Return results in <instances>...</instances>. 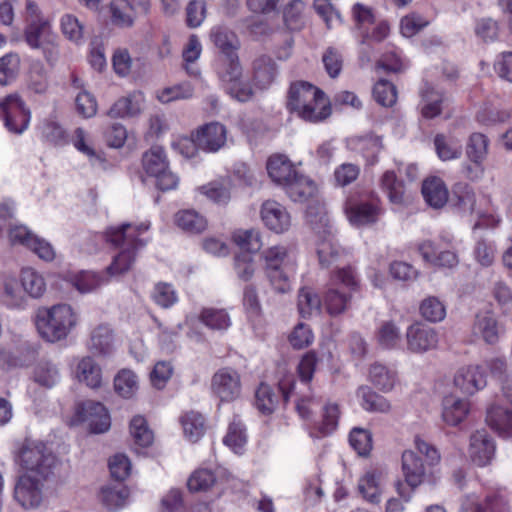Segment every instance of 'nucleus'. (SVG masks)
<instances>
[{
  "label": "nucleus",
  "instance_id": "72a5a7b5",
  "mask_svg": "<svg viewBox=\"0 0 512 512\" xmlns=\"http://www.w3.org/2000/svg\"><path fill=\"white\" fill-rule=\"evenodd\" d=\"M351 14L354 22V29L359 32L361 36L360 44L363 45L369 38L370 27L375 22L373 10L364 4L356 3L352 7Z\"/></svg>",
  "mask_w": 512,
  "mask_h": 512
},
{
  "label": "nucleus",
  "instance_id": "4c0bfd02",
  "mask_svg": "<svg viewBox=\"0 0 512 512\" xmlns=\"http://www.w3.org/2000/svg\"><path fill=\"white\" fill-rule=\"evenodd\" d=\"M357 396L362 399V407L371 412H388L391 408L386 398L375 393L368 386H361L357 390Z\"/></svg>",
  "mask_w": 512,
  "mask_h": 512
},
{
  "label": "nucleus",
  "instance_id": "9d476101",
  "mask_svg": "<svg viewBox=\"0 0 512 512\" xmlns=\"http://www.w3.org/2000/svg\"><path fill=\"white\" fill-rule=\"evenodd\" d=\"M211 390L222 402L237 400L242 392L239 372L231 367H223L217 370L211 379Z\"/></svg>",
  "mask_w": 512,
  "mask_h": 512
},
{
  "label": "nucleus",
  "instance_id": "2f4dec72",
  "mask_svg": "<svg viewBox=\"0 0 512 512\" xmlns=\"http://www.w3.org/2000/svg\"><path fill=\"white\" fill-rule=\"evenodd\" d=\"M381 187L387 193L389 201L394 205L403 206L410 201L404 183L397 179L393 171H386L381 178Z\"/></svg>",
  "mask_w": 512,
  "mask_h": 512
},
{
  "label": "nucleus",
  "instance_id": "864d4df0",
  "mask_svg": "<svg viewBox=\"0 0 512 512\" xmlns=\"http://www.w3.org/2000/svg\"><path fill=\"white\" fill-rule=\"evenodd\" d=\"M435 150L438 157L443 161L453 160L460 157L462 152L461 144L443 134L434 138Z\"/></svg>",
  "mask_w": 512,
  "mask_h": 512
},
{
  "label": "nucleus",
  "instance_id": "3c124183",
  "mask_svg": "<svg viewBox=\"0 0 512 512\" xmlns=\"http://www.w3.org/2000/svg\"><path fill=\"white\" fill-rule=\"evenodd\" d=\"M369 378L374 386L386 392L394 387L396 374L386 366L375 363L370 367Z\"/></svg>",
  "mask_w": 512,
  "mask_h": 512
},
{
  "label": "nucleus",
  "instance_id": "0eeeda50",
  "mask_svg": "<svg viewBox=\"0 0 512 512\" xmlns=\"http://www.w3.org/2000/svg\"><path fill=\"white\" fill-rule=\"evenodd\" d=\"M227 141V129L219 122H211L197 129L192 139L183 138L179 140L178 146L182 147L181 152L190 157L194 154L195 147L206 152H217Z\"/></svg>",
  "mask_w": 512,
  "mask_h": 512
},
{
  "label": "nucleus",
  "instance_id": "13d9d810",
  "mask_svg": "<svg viewBox=\"0 0 512 512\" xmlns=\"http://www.w3.org/2000/svg\"><path fill=\"white\" fill-rule=\"evenodd\" d=\"M278 403V398L274 393L273 389L265 384L261 383L255 393V405L257 409L265 415L271 414Z\"/></svg>",
  "mask_w": 512,
  "mask_h": 512
},
{
  "label": "nucleus",
  "instance_id": "bb28decb",
  "mask_svg": "<svg viewBox=\"0 0 512 512\" xmlns=\"http://www.w3.org/2000/svg\"><path fill=\"white\" fill-rule=\"evenodd\" d=\"M402 471L407 484L415 488L425 477V465L421 458L412 450H405L402 454Z\"/></svg>",
  "mask_w": 512,
  "mask_h": 512
},
{
  "label": "nucleus",
  "instance_id": "0e129e2a",
  "mask_svg": "<svg viewBox=\"0 0 512 512\" xmlns=\"http://www.w3.org/2000/svg\"><path fill=\"white\" fill-rule=\"evenodd\" d=\"M246 441L247 437L242 423L235 420L231 422L227 434L223 439L224 444L235 453H242Z\"/></svg>",
  "mask_w": 512,
  "mask_h": 512
},
{
  "label": "nucleus",
  "instance_id": "cd10ccee",
  "mask_svg": "<svg viewBox=\"0 0 512 512\" xmlns=\"http://www.w3.org/2000/svg\"><path fill=\"white\" fill-rule=\"evenodd\" d=\"M422 195L429 206L439 209L447 203L449 193L444 181L433 176L423 182Z\"/></svg>",
  "mask_w": 512,
  "mask_h": 512
},
{
  "label": "nucleus",
  "instance_id": "49530a36",
  "mask_svg": "<svg viewBox=\"0 0 512 512\" xmlns=\"http://www.w3.org/2000/svg\"><path fill=\"white\" fill-rule=\"evenodd\" d=\"M185 437L191 442H197L205 432L204 418L200 413L191 411L181 419Z\"/></svg>",
  "mask_w": 512,
  "mask_h": 512
},
{
  "label": "nucleus",
  "instance_id": "f704fd0d",
  "mask_svg": "<svg viewBox=\"0 0 512 512\" xmlns=\"http://www.w3.org/2000/svg\"><path fill=\"white\" fill-rule=\"evenodd\" d=\"M3 304L10 309L24 308L27 302L26 295L15 277H6L3 281L1 294Z\"/></svg>",
  "mask_w": 512,
  "mask_h": 512
},
{
  "label": "nucleus",
  "instance_id": "f257e3e1",
  "mask_svg": "<svg viewBox=\"0 0 512 512\" xmlns=\"http://www.w3.org/2000/svg\"><path fill=\"white\" fill-rule=\"evenodd\" d=\"M149 229V224L132 225L130 223L122 224L119 227L109 228L106 233L107 242L115 247H120L121 251L113 258L112 263L106 268V273L110 276H120L128 272L136 259V250L143 247L145 243L139 239V235Z\"/></svg>",
  "mask_w": 512,
  "mask_h": 512
},
{
  "label": "nucleus",
  "instance_id": "f8f14e48",
  "mask_svg": "<svg viewBox=\"0 0 512 512\" xmlns=\"http://www.w3.org/2000/svg\"><path fill=\"white\" fill-rule=\"evenodd\" d=\"M76 417L80 422L88 425L92 433L100 434L109 430L110 415L105 406L100 402L87 400L76 407Z\"/></svg>",
  "mask_w": 512,
  "mask_h": 512
},
{
  "label": "nucleus",
  "instance_id": "052dcab7",
  "mask_svg": "<svg viewBox=\"0 0 512 512\" xmlns=\"http://www.w3.org/2000/svg\"><path fill=\"white\" fill-rule=\"evenodd\" d=\"M319 262L322 267H330L341 257V250L333 238H325L317 247Z\"/></svg>",
  "mask_w": 512,
  "mask_h": 512
},
{
  "label": "nucleus",
  "instance_id": "e433bc0d",
  "mask_svg": "<svg viewBox=\"0 0 512 512\" xmlns=\"http://www.w3.org/2000/svg\"><path fill=\"white\" fill-rule=\"evenodd\" d=\"M99 497L105 507L110 510H117L126 505L129 490L123 486H105L101 488Z\"/></svg>",
  "mask_w": 512,
  "mask_h": 512
},
{
  "label": "nucleus",
  "instance_id": "b1692460",
  "mask_svg": "<svg viewBox=\"0 0 512 512\" xmlns=\"http://www.w3.org/2000/svg\"><path fill=\"white\" fill-rule=\"evenodd\" d=\"M283 189L293 202L300 203L308 201L317 193L315 182L301 173H298Z\"/></svg>",
  "mask_w": 512,
  "mask_h": 512
},
{
  "label": "nucleus",
  "instance_id": "a211bd4d",
  "mask_svg": "<svg viewBox=\"0 0 512 512\" xmlns=\"http://www.w3.org/2000/svg\"><path fill=\"white\" fill-rule=\"evenodd\" d=\"M496 445L493 438L485 430H478L470 437L469 456L479 467L489 465L494 459Z\"/></svg>",
  "mask_w": 512,
  "mask_h": 512
},
{
  "label": "nucleus",
  "instance_id": "412c9836",
  "mask_svg": "<svg viewBox=\"0 0 512 512\" xmlns=\"http://www.w3.org/2000/svg\"><path fill=\"white\" fill-rule=\"evenodd\" d=\"M266 169L271 180L282 188L299 173L284 154L271 155L267 160Z\"/></svg>",
  "mask_w": 512,
  "mask_h": 512
},
{
  "label": "nucleus",
  "instance_id": "6e6d98bb",
  "mask_svg": "<svg viewBox=\"0 0 512 512\" xmlns=\"http://www.w3.org/2000/svg\"><path fill=\"white\" fill-rule=\"evenodd\" d=\"M349 443L359 456L366 457L373 448L372 433L369 430L355 427L349 434Z\"/></svg>",
  "mask_w": 512,
  "mask_h": 512
},
{
  "label": "nucleus",
  "instance_id": "a19ab883",
  "mask_svg": "<svg viewBox=\"0 0 512 512\" xmlns=\"http://www.w3.org/2000/svg\"><path fill=\"white\" fill-rule=\"evenodd\" d=\"M489 140L482 133L470 135L467 143L466 154L473 163L480 165L488 154Z\"/></svg>",
  "mask_w": 512,
  "mask_h": 512
},
{
  "label": "nucleus",
  "instance_id": "6e6552de",
  "mask_svg": "<svg viewBox=\"0 0 512 512\" xmlns=\"http://www.w3.org/2000/svg\"><path fill=\"white\" fill-rule=\"evenodd\" d=\"M25 40L31 48L41 49L47 61L52 62L57 58V35L47 20H30L25 29Z\"/></svg>",
  "mask_w": 512,
  "mask_h": 512
},
{
  "label": "nucleus",
  "instance_id": "c03bdc74",
  "mask_svg": "<svg viewBox=\"0 0 512 512\" xmlns=\"http://www.w3.org/2000/svg\"><path fill=\"white\" fill-rule=\"evenodd\" d=\"M421 316L432 323L441 322L446 317V307L436 296H428L423 299L419 306Z\"/></svg>",
  "mask_w": 512,
  "mask_h": 512
},
{
  "label": "nucleus",
  "instance_id": "a878e982",
  "mask_svg": "<svg viewBox=\"0 0 512 512\" xmlns=\"http://www.w3.org/2000/svg\"><path fill=\"white\" fill-rule=\"evenodd\" d=\"M349 221L356 226L375 223L381 215V208L371 203H350L345 208Z\"/></svg>",
  "mask_w": 512,
  "mask_h": 512
},
{
  "label": "nucleus",
  "instance_id": "ddd939ff",
  "mask_svg": "<svg viewBox=\"0 0 512 512\" xmlns=\"http://www.w3.org/2000/svg\"><path fill=\"white\" fill-rule=\"evenodd\" d=\"M150 0H111L110 12L112 22L120 27H131L137 13L148 14Z\"/></svg>",
  "mask_w": 512,
  "mask_h": 512
},
{
  "label": "nucleus",
  "instance_id": "9b49d317",
  "mask_svg": "<svg viewBox=\"0 0 512 512\" xmlns=\"http://www.w3.org/2000/svg\"><path fill=\"white\" fill-rule=\"evenodd\" d=\"M31 474L20 476L14 487V499L24 509H34L40 506L43 500L44 481Z\"/></svg>",
  "mask_w": 512,
  "mask_h": 512
},
{
  "label": "nucleus",
  "instance_id": "7ed1b4c3",
  "mask_svg": "<svg viewBox=\"0 0 512 512\" xmlns=\"http://www.w3.org/2000/svg\"><path fill=\"white\" fill-rule=\"evenodd\" d=\"M287 107L304 121L317 123L331 114V108L324 93L314 85L299 81L289 89Z\"/></svg>",
  "mask_w": 512,
  "mask_h": 512
},
{
  "label": "nucleus",
  "instance_id": "a18cd8bd",
  "mask_svg": "<svg viewBox=\"0 0 512 512\" xmlns=\"http://www.w3.org/2000/svg\"><path fill=\"white\" fill-rule=\"evenodd\" d=\"M198 191L213 202L221 205L227 204L231 198L229 180L210 182L199 187Z\"/></svg>",
  "mask_w": 512,
  "mask_h": 512
},
{
  "label": "nucleus",
  "instance_id": "5fc2aeb1",
  "mask_svg": "<svg viewBox=\"0 0 512 512\" xmlns=\"http://www.w3.org/2000/svg\"><path fill=\"white\" fill-rule=\"evenodd\" d=\"M130 433L136 444L147 447L152 444L154 434L149 428L146 419L141 415H136L130 422Z\"/></svg>",
  "mask_w": 512,
  "mask_h": 512
},
{
  "label": "nucleus",
  "instance_id": "4468645a",
  "mask_svg": "<svg viewBox=\"0 0 512 512\" xmlns=\"http://www.w3.org/2000/svg\"><path fill=\"white\" fill-rule=\"evenodd\" d=\"M459 512H510L507 495L503 491H495L485 498L484 506L475 494H468L461 500Z\"/></svg>",
  "mask_w": 512,
  "mask_h": 512
},
{
  "label": "nucleus",
  "instance_id": "aec40b11",
  "mask_svg": "<svg viewBox=\"0 0 512 512\" xmlns=\"http://www.w3.org/2000/svg\"><path fill=\"white\" fill-rule=\"evenodd\" d=\"M501 327L490 311L479 312L472 325V334L486 344L494 345L499 341Z\"/></svg>",
  "mask_w": 512,
  "mask_h": 512
},
{
  "label": "nucleus",
  "instance_id": "473e14b6",
  "mask_svg": "<svg viewBox=\"0 0 512 512\" xmlns=\"http://www.w3.org/2000/svg\"><path fill=\"white\" fill-rule=\"evenodd\" d=\"M20 282L25 295L32 298H40L46 291V281L43 275L32 267L21 269Z\"/></svg>",
  "mask_w": 512,
  "mask_h": 512
},
{
  "label": "nucleus",
  "instance_id": "58836bf2",
  "mask_svg": "<svg viewBox=\"0 0 512 512\" xmlns=\"http://www.w3.org/2000/svg\"><path fill=\"white\" fill-rule=\"evenodd\" d=\"M380 477L381 473L371 470L365 473L359 480V490L364 498L371 503L380 502Z\"/></svg>",
  "mask_w": 512,
  "mask_h": 512
},
{
  "label": "nucleus",
  "instance_id": "39448f33",
  "mask_svg": "<svg viewBox=\"0 0 512 512\" xmlns=\"http://www.w3.org/2000/svg\"><path fill=\"white\" fill-rule=\"evenodd\" d=\"M358 287L353 269L348 266L337 270L330 279V287L323 296V303L331 316L344 313L350 306L351 292Z\"/></svg>",
  "mask_w": 512,
  "mask_h": 512
},
{
  "label": "nucleus",
  "instance_id": "8fccbe9b",
  "mask_svg": "<svg viewBox=\"0 0 512 512\" xmlns=\"http://www.w3.org/2000/svg\"><path fill=\"white\" fill-rule=\"evenodd\" d=\"M177 225L190 233H201L207 227L206 219L194 210H184L176 214Z\"/></svg>",
  "mask_w": 512,
  "mask_h": 512
},
{
  "label": "nucleus",
  "instance_id": "69168bd1",
  "mask_svg": "<svg viewBox=\"0 0 512 512\" xmlns=\"http://www.w3.org/2000/svg\"><path fill=\"white\" fill-rule=\"evenodd\" d=\"M298 310L302 317H310L320 309L319 297L309 288H302L298 293Z\"/></svg>",
  "mask_w": 512,
  "mask_h": 512
},
{
  "label": "nucleus",
  "instance_id": "2eb2a0df",
  "mask_svg": "<svg viewBox=\"0 0 512 512\" xmlns=\"http://www.w3.org/2000/svg\"><path fill=\"white\" fill-rule=\"evenodd\" d=\"M260 216L264 225L277 234L285 233L292 224L291 215L286 207L275 200H266L262 203Z\"/></svg>",
  "mask_w": 512,
  "mask_h": 512
},
{
  "label": "nucleus",
  "instance_id": "4be33fe9",
  "mask_svg": "<svg viewBox=\"0 0 512 512\" xmlns=\"http://www.w3.org/2000/svg\"><path fill=\"white\" fill-rule=\"evenodd\" d=\"M143 93L136 91L119 98L108 110L111 118H129L139 115L144 107Z\"/></svg>",
  "mask_w": 512,
  "mask_h": 512
},
{
  "label": "nucleus",
  "instance_id": "79ce46f5",
  "mask_svg": "<svg viewBox=\"0 0 512 512\" xmlns=\"http://www.w3.org/2000/svg\"><path fill=\"white\" fill-rule=\"evenodd\" d=\"M233 242L242 250L255 253L262 246L260 232L256 229H237L232 234Z\"/></svg>",
  "mask_w": 512,
  "mask_h": 512
},
{
  "label": "nucleus",
  "instance_id": "603ef678",
  "mask_svg": "<svg viewBox=\"0 0 512 512\" xmlns=\"http://www.w3.org/2000/svg\"><path fill=\"white\" fill-rule=\"evenodd\" d=\"M305 4L301 0H292L284 8L283 18L290 30H300L305 24Z\"/></svg>",
  "mask_w": 512,
  "mask_h": 512
},
{
  "label": "nucleus",
  "instance_id": "774afa93",
  "mask_svg": "<svg viewBox=\"0 0 512 512\" xmlns=\"http://www.w3.org/2000/svg\"><path fill=\"white\" fill-rule=\"evenodd\" d=\"M456 205L464 212L472 213L476 205V195L472 187L465 183H458L453 188Z\"/></svg>",
  "mask_w": 512,
  "mask_h": 512
},
{
  "label": "nucleus",
  "instance_id": "423d86ee",
  "mask_svg": "<svg viewBox=\"0 0 512 512\" xmlns=\"http://www.w3.org/2000/svg\"><path fill=\"white\" fill-rule=\"evenodd\" d=\"M19 463L25 474L47 479L53 473L56 458L43 442L25 440L19 451Z\"/></svg>",
  "mask_w": 512,
  "mask_h": 512
},
{
  "label": "nucleus",
  "instance_id": "de8ad7c7",
  "mask_svg": "<svg viewBox=\"0 0 512 512\" xmlns=\"http://www.w3.org/2000/svg\"><path fill=\"white\" fill-rule=\"evenodd\" d=\"M142 164L146 173L153 177L168 167L164 150L159 146H154L143 154Z\"/></svg>",
  "mask_w": 512,
  "mask_h": 512
},
{
  "label": "nucleus",
  "instance_id": "393cba45",
  "mask_svg": "<svg viewBox=\"0 0 512 512\" xmlns=\"http://www.w3.org/2000/svg\"><path fill=\"white\" fill-rule=\"evenodd\" d=\"M210 39L220 50L222 57H233L240 47L237 35L223 25H216L211 29Z\"/></svg>",
  "mask_w": 512,
  "mask_h": 512
},
{
  "label": "nucleus",
  "instance_id": "f03ea898",
  "mask_svg": "<svg viewBox=\"0 0 512 512\" xmlns=\"http://www.w3.org/2000/svg\"><path fill=\"white\" fill-rule=\"evenodd\" d=\"M78 314L66 303L39 307L34 316L37 332L47 342L64 340L76 328Z\"/></svg>",
  "mask_w": 512,
  "mask_h": 512
},
{
  "label": "nucleus",
  "instance_id": "5701e85b",
  "mask_svg": "<svg viewBox=\"0 0 512 512\" xmlns=\"http://www.w3.org/2000/svg\"><path fill=\"white\" fill-rule=\"evenodd\" d=\"M470 412V403L454 395L444 397L442 402V419L450 426H457L466 419Z\"/></svg>",
  "mask_w": 512,
  "mask_h": 512
},
{
  "label": "nucleus",
  "instance_id": "dca6fc26",
  "mask_svg": "<svg viewBox=\"0 0 512 512\" xmlns=\"http://www.w3.org/2000/svg\"><path fill=\"white\" fill-rule=\"evenodd\" d=\"M407 349L412 353H425L438 345V334L432 327L415 323L406 331Z\"/></svg>",
  "mask_w": 512,
  "mask_h": 512
},
{
  "label": "nucleus",
  "instance_id": "7c9ffc66",
  "mask_svg": "<svg viewBox=\"0 0 512 512\" xmlns=\"http://www.w3.org/2000/svg\"><path fill=\"white\" fill-rule=\"evenodd\" d=\"M277 74V67L273 59L261 55L253 62V80L260 89L271 85Z\"/></svg>",
  "mask_w": 512,
  "mask_h": 512
},
{
  "label": "nucleus",
  "instance_id": "bf43d9fd",
  "mask_svg": "<svg viewBox=\"0 0 512 512\" xmlns=\"http://www.w3.org/2000/svg\"><path fill=\"white\" fill-rule=\"evenodd\" d=\"M207 16V3L205 0H190L185 7V23L189 28L202 25Z\"/></svg>",
  "mask_w": 512,
  "mask_h": 512
},
{
  "label": "nucleus",
  "instance_id": "ea45409f",
  "mask_svg": "<svg viewBox=\"0 0 512 512\" xmlns=\"http://www.w3.org/2000/svg\"><path fill=\"white\" fill-rule=\"evenodd\" d=\"M199 320L206 327L212 330H226L231 325V319L225 309L204 308Z\"/></svg>",
  "mask_w": 512,
  "mask_h": 512
},
{
  "label": "nucleus",
  "instance_id": "4d7b16f0",
  "mask_svg": "<svg viewBox=\"0 0 512 512\" xmlns=\"http://www.w3.org/2000/svg\"><path fill=\"white\" fill-rule=\"evenodd\" d=\"M20 70V57L16 53H8L0 58V85L6 86L13 82Z\"/></svg>",
  "mask_w": 512,
  "mask_h": 512
},
{
  "label": "nucleus",
  "instance_id": "c85d7f7f",
  "mask_svg": "<svg viewBox=\"0 0 512 512\" xmlns=\"http://www.w3.org/2000/svg\"><path fill=\"white\" fill-rule=\"evenodd\" d=\"M76 376L80 382L92 389L102 385V369L91 356H85L78 362Z\"/></svg>",
  "mask_w": 512,
  "mask_h": 512
},
{
  "label": "nucleus",
  "instance_id": "338daca9",
  "mask_svg": "<svg viewBox=\"0 0 512 512\" xmlns=\"http://www.w3.org/2000/svg\"><path fill=\"white\" fill-rule=\"evenodd\" d=\"M216 482L215 474L209 469H197L188 479L187 485L190 491L200 492L209 490Z\"/></svg>",
  "mask_w": 512,
  "mask_h": 512
},
{
  "label": "nucleus",
  "instance_id": "e2e57ef3",
  "mask_svg": "<svg viewBox=\"0 0 512 512\" xmlns=\"http://www.w3.org/2000/svg\"><path fill=\"white\" fill-rule=\"evenodd\" d=\"M71 282L79 292L88 293L106 283L107 279L95 272L83 271L75 275Z\"/></svg>",
  "mask_w": 512,
  "mask_h": 512
},
{
  "label": "nucleus",
  "instance_id": "680f3d73",
  "mask_svg": "<svg viewBox=\"0 0 512 512\" xmlns=\"http://www.w3.org/2000/svg\"><path fill=\"white\" fill-rule=\"evenodd\" d=\"M194 88L189 82L166 87L157 93V98L162 103L189 99L193 96Z\"/></svg>",
  "mask_w": 512,
  "mask_h": 512
},
{
  "label": "nucleus",
  "instance_id": "c9c22d12",
  "mask_svg": "<svg viewBox=\"0 0 512 512\" xmlns=\"http://www.w3.org/2000/svg\"><path fill=\"white\" fill-rule=\"evenodd\" d=\"M137 375L130 369L120 370L114 377L115 392L126 399L132 398L138 391Z\"/></svg>",
  "mask_w": 512,
  "mask_h": 512
},
{
  "label": "nucleus",
  "instance_id": "f3484780",
  "mask_svg": "<svg viewBox=\"0 0 512 512\" xmlns=\"http://www.w3.org/2000/svg\"><path fill=\"white\" fill-rule=\"evenodd\" d=\"M454 385L462 393L474 395L487 385L485 371L480 365H468L461 367L454 375Z\"/></svg>",
  "mask_w": 512,
  "mask_h": 512
},
{
  "label": "nucleus",
  "instance_id": "c756f323",
  "mask_svg": "<svg viewBox=\"0 0 512 512\" xmlns=\"http://www.w3.org/2000/svg\"><path fill=\"white\" fill-rule=\"evenodd\" d=\"M487 424L502 437H512V410L502 406H492L487 411Z\"/></svg>",
  "mask_w": 512,
  "mask_h": 512
},
{
  "label": "nucleus",
  "instance_id": "1a4fd4ad",
  "mask_svg": "<svg viewBox=\"0 0 512 512\" xmlns=\"http://www.w3.org/2000/svg\"><path fill=\"white\" fill-rule=\"evenodd\" d=\"M0 117L10 132L20 134L28 127L30 111L18 95L11 94L0 101Z\"/></svg>",
  "mask_w": 512,
  "mask_h": 512
},
{
  "label": "nucleus",
  "instance_id": "09e8293b",
  "mask_svg": "<svg viewBox=\"0 0 512 512\" xmlns=\"http://www.w3.org/2000/svg\"><path fill=\"white\" fill-rule=\"evenodd\" d=\"M220 61L221 68L218 74L225 88L242 78V68L237 54L233 57H221Z\"/></svg>",
  "mask_w": 512,
  "mask_h": 512
},
{
  "label": "nucleus",
  "instance_id": "37998d69",
  "mask_svg": "<svg viewBox=\"0 0 512 512\" xmlns=\"http://www.w3.org/2000/svg\"><path fill=\"white\" fill-rule=\"evenodd\" d=\"M422 96V107L421 113L423 117L427 119L434 118L438 116L441 111V103L443 101L442 94L435 90L431 86H426L425 89L421 92Z\"/></svg>",
  "mask_w": 512,
  "mask_h": 512
},
{
  "label": "nucleus",
  "instance_id": "6ab92c4d",
  "mask_svg": "<svg viewBox=\"0 0 512 512\" xmlns=\"http://www.w3.org/2000/svg\"><path fill=\"white\" fill-rule=\"evenodd\" d=\"M116 344L113 329L109 325L100 324L91 331L88 349L95 356L108 357L115 351Z\"/></svg>",
  "mask_w": 512,
  "mask_h": 512
},
{
  "label": "nucleus",
  "instance_id": "20e7f679",
  "mask_svg": "<svg viewBox=\"0 0 512 512\" xmlns=\"http://www.w3.org/2000/svg\"><path fill=\"white\" fill-rule=\"evenodd\" d=\"M267 277L278 293L291 290L290 274L296 269V258L292 251L283 245H275L262 252Z\"/></svg>",
  "mask_w": 512,
  "mask_h": 512
}]
</instances>
